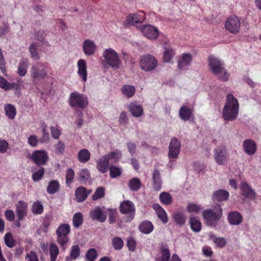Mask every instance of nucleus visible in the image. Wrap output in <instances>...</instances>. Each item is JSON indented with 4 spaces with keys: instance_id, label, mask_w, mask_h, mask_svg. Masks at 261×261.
Wrapping results in <instances>:
<instances>
[{
    "instance_id": "423d86ee",
    "label": "nucleus",
    "mask_w": 261,
    "mask_h": 261,
    "mask_svg": "<svg viewBox=\"0 0 261 261\" xmlns=\"http://www.w3.org/2000/svg\"><path fill=\"white\" fill-rule=\"evenodd\" d=\"M158 66V61L152 55L147 54L141 56L140 61V68L146 72L152 71Z\"/></svg>"
},
{
    "instance_id": "c9c22d12",
    "label": "nucleus",
    "mask_w": 261,
    "mask_h": 261,
    "mask_svg": "<svg viewBox=\"0 0 261 261\" xmlns=\"http://www.w3.org/2000/svg\"><path fill=\"white\" fill-rule=\"evenodd\" d=\"M141 185L140 179L137 177L133 178L128 183L129 188L133 191H138L141 188Z\"/></svg>"
},
{
    "instance_id": "5fc2aeb1",
    "label": "nucleus",
    "mask_w": 261,
    "mask_h": 261,
    "mask_svg": "<svg viewBox=\"0 0 261 261\" xmlns=\"http://www.w3.org/2000/svg\"><path fill=\"white\" fill-rule=\"evenodd\" d=\"M44 173V169L41 167L36 172H35L32 175V178L35 181H39L42 177Z\"/></svg>"
},
{
    "instance_id": "412c9836",
    "label": "nucleus",
    "mask_w": 261,
    "mask_h": 261,
    "mask_svg": "<svg viewBox=\"0 0 261 261\" xmlns=\"http://www.w3.org/2000/svg\"><path fill=\"white\" fill-rule=\"evenodd\" d=\"M227 219L229 223L234 225L240 224L243 221V217L241 214L237 211L229 213Z\"/></svg>"
},
{
    "instance_id": "7c9ffc66",
    "label": "nucleus",
    "mask_w": 261,
    "mask_h": 261,
    "mask_svg": "<svg viewBox=\"0 0 261 261\" xmlns=\"http://www.w3.org/2000/svg\"><path fill=\"white\" fill-rule=\"evenodd\" d=\"M75 197L79 202H81L87 198L86 189L83 187H80L76 189L75 191Z\"/></svg>"
},
{
    "instance_id": "4d7b16f0",
    "label": "nucleus",
    "mask_w": 261,
    "mask_h": 261,
    "mask_svg": "<svg viewBox=\"0 0 261 261\" xmlns=\"http://www.w3.org/2000/svg\"><path fill=\"white\" fill-rule=\"evenodd\" d=\"M6 245L9 248H12L15 246V242L12 239V236L10 233H7L4 238Z\"/></svg>"
},
{
    "instance_id": "5701e85b",
    "label": "nucleus",
    "mask_w": 261,
    "mask_h": 261,
    "mask_svg": "<svg viewBox=\"0 0 261 261\" xmlns=\"http://www.w3.org/2000/svg\"><path fill=\"white\" fill-rule=\"evenodd\" d=\"M78 74L82 78L83 81L85 82L87 80V66L85 60L80 59L77 62Z\"/></svg>"
},
{
    "instance_id": "f03ea898",
    "label": "nucleus",
    "mask_w": 261,
    "mask_h": 261,
    "mask_svg": "<svg viewBox=\"0 0 261 261\" xmlns=\"http://www.w3.org/2000/svg\"><path fill=\"white\" fill-rule=\"evenodd\" d=\"M202 216L207 225L216 227L222 216V209L220 204H216L213 208L204 211Z\"/></svg>"
},
{
    "instance_id": "f8f14e48",
    "label": "nucleus",
    "mask_w": 261,
    "mask_h": 261,
    "mask_svg": "<svg viewBox=\"0 0 261 261\" xmlns=\"http://www.w3.org/2000/svg\"><path fill=\"white\" fill-rule=\"evenodd\" d=\"M241 25L239 18L235 16H231L225 22V28L227 30L233 34L237 33Z\"/></svg>"
},
{
    "instance_id": "aec40b11",
    "label": "nucleus",
    "mask_w": 261,
    "mask_h": 261,
    "mask_svg": "<svg viewBox=\"0 0 261 261\" xmlns=\"http://www.w3.org/2000/svg\"><path fill=\"white\" fill-rule=\"evenodd\" d=\"M243 149L248 155H253L256 151V145L254 141L251 139H246L243 143Z\"/></svg>"
},
{
    "instance_id": "1a4fd4ad",
    "label": "nucleus",
    "mask_w": 261,
    "mask_h": 261,
    "mask_svg": "<svg viewBox=\"0 0 261 261\" xmlns=\"http://www.w3.org/2000/svg\"><path fill=\"white\" fill-rule=\"evenodd\" d=\"M214 158L219 165H225L228 160V153L224 147H219L214 151Z\"/></svg>"
},
{
    "instance_id": "2f4dec72",
    "label": "nucleus",
    "mask_w": 261,
    "mask_h": 261,
    "mask_svg": "<svg viewBox=\"0 0 261 261\" xmlns=\"http://www.w3.org/2000/svg\"><path fill=\"white\" fill-rule=\"evenodd\" d=\"M29 67V62L27 59H22L20 60L18 67V73L20 76L25 75L28 68Z\"/></svg>"
},
{
    "instance_id": "c756f323",
    "label": "nucleus",
    "mask_w": 261,
    "mask_h": 261,
    "mask_svg": "<svg viewBox=\"0 0 261 261\" xmlns=\"http://www.w3.org/2000/svg\"><path fill=\"white\" fill-rule=\"evenodd\" d=\"M0 87L5 90H9L12 89H17L18 87V85L16 83H9L4 77L0 76Z\"/></svg>"
},
{
    "instance_id": "052dcab7",
    "label": "nucleus",
    "mask_w": 261,
    "mask_h": 261,
    "mask_svg": "<svg viewBox=\"0 0 261 261\" xmlns=\"http://www.w3.org/2000/svg\"><path fill=\"white\" fill-rule=\"evenodd\" d=\"M126 145L130 154L134 155L136 151L137 145L136 143L133 141H129L126 143Z\"/></svg>"
},
{
    "instance_id": "4be33fe9",
    "label": "nucleus",
    "mask_w": 261,
    "mask_h": 261,
    "mask_svg": "<svg viewBox=\"0 0 261 261\" xmlns=\"http://www.w3.org/2000/svg\"><path fill=\"white\" fill-rule=\"evenodd\" d=\"M144 19V16L143 14H136L132 13L129 14L126 17L127 22L133 25H136L138 23H142Z\"/></svg>"
},
{
    "instance_id": "bb28decb",
    "label": "nucleus",
    "mask_w": 261,
    "mask_h": 261,
    "mask_svg": "<svg viewBox=\"0 0 261 261\" xmlns=\"http://www.w3.org/2000/svg\"><path fill=\"white\" fill-rule=\"evenodd\" d=\"M153 188L156 191H159L161 189L162 181L160 172L155 169L152 174Z\"/></svg>"
},
{
    "instance_id": "0eeeda50",
    "label": "nucleus",
    "mask_w": 261,
    "mask_h": 261,
    "mask_svg": "<svg viewBox=\"0 0 261 261\" xmlns=\"http://www.w3.org/2000/svg\"><path fill=\"white\" fill-rule=\"evenodd\" d=\"M70 226L67 224H61L56 230L58 242L64 251L66 249L65 245L69 240L67 234L70 232Z\"/></svg>"
},
{
    "instance_id": "69168bd1",
    "label": "nucleus",
    "mask_w": 261,
    "mask_h": 261,
    "mask_svg": "<svg viewBox=\"0 0 261 261\" xmlns=\"http://www.w3.org/2000/svg\"><path fill=\"white\" fill-rule=\"evenodd\" d=\"M9 144L5 140L0 139V152L5 153L6 152Z\"/></svg>"
},
{
    "instance_id": "dca6fc26",
    "label": "nucleus",
    "mask_w": 261,
    "mask_h": 261,
    "mask_svg": "<svg viewBox=\"0 0 261 261\" xmlns=\"http://www.w3.org/2000/svg\"><path fill=\"white\" fill-rule=\"evenodd\" d=\"M83 50L86 56L93 55L96 51L97 46L93 41L85 40L83 43Z\"/></svg>"
},
{
    "instance_id": "4c0bfd02",
    "label": "nucleus",
    "mask_w": 261,
    "mask_h": 261,
    "mask_svg": "<svg viewBox=\"0 0 261 261\" xmlns=\"http://www.w3.org/2000/svg\"><path fill=\"white\" fill-rule=\"evenodd\" d=\"M59 189V184L57 180H52L47 187V192L50 194L57 192Z\"/></svg>"
},
{
    "instance_id": "4468645a",
    "label": "nucleus",
    "mask_w": 261,
    "mask_h": 261,
    "mask_svg": "<svg viewBox=\"0 0 261 261\" xmlns=\"http://www.w3.org/2000/svg\"><path fill=\"white\" fill-rule=\"evenodd\" d=\"M120 212L122 214H129V219L132 220L135 216V205L130 201L125 200L122 202L120 205Z\"/></svg>"
},
{
    "instance_id": "0e129e2a",
    "label": "nucleus",
    "mask_w": 261,
    "mask_h": 261,
    "mask_svg": "<svg viewBox=\"0 0 261 261\" xmlns=\"http://www.w3.org/2000/svg\"><path fill=\"white\" fill-rule=\"evenodd\" d=\"M50 129L53 138L55 139H59L61 135V132L60 130L55 126H51L50 127Z\"/></svg>"
},
{
    "instance_id": "58836bf2",
    "label": "nucleus",
    "mask_w": 261,
    "mask_h": 261,
    "mask_svg": "<svg viewBox=\"0 0 261 261\" xmlns=\"http://www.w3.org/2000/svg\"><path fill=\"white\" fill-rule=\"evenodd\" d=\"M161 202L165 205H169L172 202L171 195L167 192H162L159 196Z\"/></svg>"
},
{
    "instance_id": "680f3d73",
    "label": "nucleus",
    "mask_w": 261,
    "mask_h": 261,
    "mask_svg": "<svg viewBox=\"0 0 261 261\" xmlns=\"http://www.w3.org/2000/svg\"><path fill=\"white\" fill-rule=\"evenodd\" d=\"M187 210L190 213L197 214L200 210V207L199 205L195 204H190L188 205Z\"/></svg>"
},
{
    "instance_id": "603ef678",
    "label": "nucleus",
    "mask_w": 261,
    "mask_h": 261,
    "mask_svg": "<svg viewBox=\"0 0 261 261\" xmlns=\"http://www.w3.org/2000/svg\"><path fill=\"white\" fill-rule=\"evenodd\" d=\"M83 216L81 213H76L73 217V224L75 227L78 228L83 222Z\"/></svg>"
},
{
    "instance_id": "cd10ccee",
    "label": "nucleus",
    "mask_w": 261,
    "mask_h": 261,
    "mask_svg": "<svg viewBox=\"0 0 261 261\" xmlns=\"http://www.w3.org/2000/svg\"><path fill=\"white\" fill-rule=\"evenodd\" d=\"M192 61V56L190 54H185L182 55L181 59L178 62V68L182 69L189 66Z\"/></svg>"
},
{
    "instance_id": "9d476101",
    "label": "nucleus",
    "mask_w": 261,
    "mask_h": 261,
    "mask_svg": "<svg viewBox=\"0 0 261 261\" xmlns=\"http://www.w3.org/2000/svg\"><path fill=\"white\" fill-rule=\"evenodd\" d=\"M180 142L176 138H172L169 145V152L168 153L170 162L178 158L180 152Z\"/></svg>"
},
{
    "instance_id": "6e6552de",
    "label": "nucleus",
    "mask_w": 261,
    "mask_h": 261,
    "mask_svg": "<svg viewBox=\"0 0 261 261\" xmlns=\"http://www.w3.org/2000/svg\"><path fill=\"white\" fill-rule=\"evenodd\" d=\"M70 106L73 108L84 109L88 105L87 97L77 92H73L69 98Z\"/></svg>"
},
{
    "instance_id": "e433bc0d",
    "label": "nucleus",
    "mask_w": 261,
    "mask_h": 261,
    "mask_svg": "<svg viewBox=\"0 0 261 261\" xmlns=\"http://www.w3.org/2000/svg\"><path fill=\"white\" fill-rule=\"evenodd\" d=\"M173 218L175 222L179 225H182L185 223L187 217L181 212H177L173 214Z\"/></svg>"
},
{
    "instance_id": "ddd939ff",
    "label": "nucleus",
    "mask_w": 261,
    "mask_h": 261,
    "mask_svg": "<svg viewBox=\"0 0 261 261\" xmlns=\"http://www.w3.org/2000/svg\"><path fill=\"white\" fill-rule=\"evenodd\" d=\"M142 34L149 39L155 40L159 36V30L151 25H144L140 27Z\"/></svg>"
},
{
    "instance_id": "393cba45",
    "label": "nucleus",
    "mask_w": 261,
    "mask_h": 261,
    "mask_svg": "<svg viewBox=\"0 0 261 261\" xmlns=\"http://www.w3.org/2000/svg\"><path fill=\"white\" fill-rule=\"evenodd\" d=\"M129 111L136 117H140L143 114V109L142 106L134 103L129 105Z\"/></svg>"
},
{
    "instance_id": "6ab92c4d",
    "label": "nucleus",
    "mask_w": 261,
    "mask_h": 261,
    "mask_svg": "<svg viewBox=\"0 0 261 261\" xmlns=\"http://www.w3.org/2000/svg\"><path fill=\"white\" fill-rule=\"evenodd\" d=\"M16 214L18 220H22L27 215L28 206L23 201H18L16 205Z\"/></svg>"
},
{
    "instance_id": "79ce46f5",
    "label": "nucleus",
    "mask_w": 261,
    "mask_h": 261,
    "mask_svg": "<svg viewBox=\"0 0 261 261\" xmlns=\"http://www.w3.org/2000/svg\"><path fill=\"white\" fill-rule=\"evenodd\" d=\"M59 253V250L58 246L55 244H51L49 247L50 261H56Z\"/></svg>"
},
{
    "instance_id": "3c124183",
    "label": "nucleus",
    "mask_w": 261,
    "mask_h": 261,
    "mask_svg": "<svg viewBox=\"0 0 261 261\" xmlns=\"http://www.w3.org/2000/svg\"><path fill=\"white\" fill-rule=\"evenodd\" d=\"M112 246L115 250H119L123 246V242L120 238H114L112 240Z\"/></svg>"
},
{
    "instance_id": "864d4df0",
    "label": "nucleus",
    "mask_w": 261,
    "mask_h": 261,
    "mask_svg": "<svg viewBox=\"0 0 261 261\" xmlns=\"http://www.w3.org/2000/svg\"><path fill=\"white\" fill-rule=\"evenodd\" d=\"M97 256V252L94 248L90 249L86 254V257L88 261H94Z\"/></svg>"
},
{
    "instance_id": "f257e3e1",
    "label": "nucleus",
    "mask_w": 261,
    "mask_h": 261,
    "mask_svg": "<svg viewBox=\"0 0 261 261\" xmlns=\"http://www.w3.org/2000/svg\"><path fill=\"white\" fill-rule=\"evenodd\" d=\"M239 105L237 99L232 94H229L226 97V102L222 111L223 118L226 121L235 120L238 115Z\"/></svg>"
},
{
    "instance_id": "09e8293b",
    "label": "nucleus",
    "mask_w": 261,
    "mask_h": 261,
    "mask_svg": "<svg viewBox=\"0 0 261 261\" xmlns=\"http://www.w3.org/2000/svg\"><path fill=\"white\" fill-rule=\"evenodd\" d=\"M90 177L89 171L87 169H82L79 172V180L81 182L87 181Z\"/></svg>"
},
{
    "instance_id": "b1692460",
    "label": "nucleus",
    "mask_w": 261,
    "mask_h": 261,
    "mask_svg": "<svg viewBox=\"0 0 261 261\" xmlns=\"http://www.w3.org/2000/svg\"><path fill=\"white\" fill-rule=\"evenodd\" d=\"M229 194L224 190H219L215 191L213 195L214 200L218 201H224L228 199Z\"/></svg>"
},
{
    "instance_id": "6e6d98bb",
    "label": "nucleus",
    "mask_w": 261,
    "mask_h": 261,
    "mask_svg": "<svg viewBox=\"0 0 261 261\" xmlns=\"http://www.w3.org/2000/svg\"><path fill=\"white\" fill-rule=\"evenodd\" d=\"M32 210L34 214H41L43 211V207L40 202L38 201L33 204Z\"/></svg>"
},
{
    "instance_id": "7ed1b4c3",
    "label": "nucleus",
    "mask_w": 261,
    "mask_h": 261,
    "mask_svg": "<svg viewBox=\"0 0 261 261\" xmlns=\"http://www.w3.org/2000/svg\"><path fill=\"white\" fill-rule=\"evenodd\" d=\"M209 66L213 74L222 81L228 80L229 74L224 67L223 63L218 58L211 57L209 59Z\"/></svg>"
},
{
    "instance_id": "f3484780",
    "label": "nucleus",
    "mask_w": 261,
    "mask_h": 261,
    "mask_svg": "<svg viewBox=\"0 0 261 261\" xmlns=\"http://www.w3.org/2000/svg\"><path fill=\"white\" fill-rule=\"evenodd\" d=\"M241 189L243 195L250 200H254L256 199V193L252 189L246 182H242Z\"/></svg>"
},
{
    "instance_id": "de8ad7c7",
    "label": "nucleus",
    "mask_w": 261,
    "mask_h": 261,
    "mask_svg": "<svg viewBox=\"0 0 261 261\" xmlns=\"http://www.w3.org/2000/svg\"><path fill=\"white\" fill-rule=\"evenodd\" d=\"M211 239L216 246L218 247L222 248L224 247L226 244V241L223 238L216 237L214 236L211 237Z\"/></svg>"
},
{
    "instance_id": "f704fd0d",
    "label": "nucleus",
    "mask_w": 261,
    "mask_h": 261,
    "mask_svg": "<svg viewBox=\"0 0 261 261\" xmlns=\"http://www.w3.org/2000/svg\"><path fill=\"white\" fill-rule=\"evenodd\" d=\"M190 223L191 228L195 232H199L201 229V223L196 218L192 216L190 217Z\"/></svg>"
},
{
    "instance_id": "ea45409f",
    "label": "nucleus",
    "mask_w": 261,
    "mask_h": 261,
    "mask_svg": "<svg viewBox=\"0 0 261 261\" xmlns=\"http://www.w3.org/2000/svg\"><path fill=\"white\" fill-rule=\"evenodd\" d=\"M5 114L10 119H13L16 115V109L11 104L7 105L5 107Z\"/></svg>"
},
{
    "instance_id": "8fccbe9b",
    "label": "nucleus",
    "mask_w": 261,
    "mask_h": 261,
    "mask_svg": "<svg viewBox=\"0 0 261 261\" xmlns=\"http://www.w3.org/2000/svg\"><path fill=\"white\" fill-rule=\"evenodd\" d=\"M174 55L173 50L170 47L165 48L163 59L165 62H168L172 58Z\"/></svg>"
},
{
    "instance_id": "774afa93",
    "label": "nucleus",
    "mask_w": 261,
    "mask_h": 261,
    "mask_svg": "<svg viewBox=\"0 0 261 261\" xmlns=\"http://www.w3.org/2000/svg\"><path fill=\"white\" fill-rule=\"evenodd\" d=\"M38 141L37 137L35 135H31L28 139V143L32 147L37 146Z\"/></svg>"
},
{
    "instance_id": "a878e982",
    "label": "nucleus",
    "mask_w": 261,
    "mask_h": 261,
    "mask_svg": "<svg viewBox=\"0 0 261 261\" xmlns=\"http://www.w3.org/2000/svg\"><path fill=\"white\" fill-rule=\"evenodd\" d=\"M153 208L155 210L158 218L164 223L168 221V218L165 211L159 204H154Z\"/></svg>"
},
{
    "instance_id": "bf43d9fd",
    "label": "nucleus",
    "mask_w": 261,
    "mask_h": 261,
    "mask_svg": "<svg viewBox=\"0 0 261 261\" xmlns=\"http://www.w3.org/2000/svg\"><path fill=\"white\" fill-rule=\"evenodd\" d=\"M74 176V171L71 168L68 169L66 175V182L67 185H69L73 181Z\"/></svg>"
},
{
    "instance_id": "37998d69",
    "label": "nucleus",
    "mask_w": 261,
    "mask_h": 261,
    "mask_svg": "<svg viewBox=\"0 0 261 261\" xmlns=\"http://www.w3.org/2000/svg\"><path fill=\"white\" fill-rule=\"evenodd\" d=\"M105 195V189L103 187H98L94 194L92 195V199L93 200H96L103 198Z\"/></svg>"
},
{
    "instance_id": "473e14b6",
    "label": "nucleus",
    "mask_w": 261,
    "mask_h": 261,
    "mask_svg": "<svg viewBox=\"0 0 261 261\" xmlns=\"http://www.w3.org/2000/svg\"><path fill=\"white\" fill-rule=\"evenodd\" d=\"M139 229L142 232L148 234L153 230V226L150 221H145L141 223Z\"/></svg>"
},
{
    "instance_id": "39448f33",
    "label": "nucleus",
    "mask_w": 261,
    "mask_h": 261,
    "mask_svg": "<svg viewBox=\"0 0 261 261\" xmlns=\"http://www.w3.org/2000/svg\"><path fill=\"white\" fill-rule=\"evenodd\" d=\"M121 156L120 151H113L99 158L97 163V169L101 173H105L107 172L109 167V160L111 159L118 160Z\"/></svg>"
},
{
    "instance_id": "a18cd8bd",
    "label": "nucleus",
    "mask_w": 261,
    "mask_h": 261,
    "mask_svg": "<svg viewBox=\"0 0 261 261\" xmlns=\"http://www.w3.org/2000/svg\"><path fill=\"white\" fill-rule=\"evenodd\" d=\"M161 258H156V261H168L170 257V253L167 248L163 247L161 250Z\"/></svg>"
},
{
    "instance_id": "a211bd4d",
    "label": "nucleus",
    "mask_w": 261,
    "mask_h": 261,
    "mask_svg": "<svg viewBox=\"0 0 261 261\" xmlns=\"http://www.w3.org/2000/svg\"><path fill=\"white\" fill-rule=\"evenodd\" d=\"M90 215L92 220H96L100 222H105L107 219L106 215L99 206L96 207L91 210Z\"/></svg>"
},
{
    "instance_id": "c85d7f7f",
    "label": "nucleus",
    "mask_w": 261,
    "mask_h": 261,
    "mask_svg": "<svg viewBox=\"0 0 261 261\" xmlns=\"http://www.w3.org/2000/svg\"><path fill=\"white\" fill-rule=\"evenodd\" d=\"M192 114V110L187 106L181 107L179 111V116L184 121H187L189 120Z\"/></svg>"
},
{
    "instance_id": "72a5a7b5",
    "label": "nucleus",
    "mask_w": 261,
    "mask_h": 261,
    "mask_svg": "<svg viewBox=\"0 0 261 261\" xmlns=\"http://www.w3.org/2000/svg\"><path fill=\"white\" fill-rule=\"evenodd\" d=\"M77 158L81 163H86L90 158V153L87 149H82L79 151Z\"/></svg>"
},
{
    "instance_id": "13d9d810",
    "label": "nucleus",
    "mask_w": 261,
    "mask_h": 261,
    "mask_svg": "<svg viewBox=\"0 0 261 261\" xmlns=\"http://www.w3.org/2000/svg\"><path fill=\"white\" fill-rule=\"evenodd\" d=\"M110 176L112 178H115L119 176L121 174L120 168L115 166H111L110 168Z\"/></svg>"
},
{
    "instance_id": "49530a36",
    "label": "nucleus",
    "mask_w": 261,
    "mask_h": 261,
    "mask_svg": "<svg viewBox=\"0 0 261 261\" xmlns=\"http://www.w3.org/2000/svg\"><path fill=\"white\" fill-rule=\"evenodd\" d=\"M29 51L31 58L34 60H39L40 59L39 54L37 51V48L35 44L32 43L29 47Z\"/></svg>"
},
{
    "instance_id": "2eb2a0df",
    "label": "nucleus",
    "mask_w": 261,
    "mask_h": 261,
    "mask_svg": "<svg viewBox=\"0 0 261 261\" xmlns=\"http://www.w3.org/2000/svg\"><path fill=\"white\" fill-rule=\"evenodd\" d=\"M45 71L44 65L40 62L37 63L32 66L31 69V76L34 79L44 78L46 76Z\"/></svg>"
},
{
    "instance_id": "a19ab883",
    "label": "nucleus",
    "mask_w": 261,
    "mask_h": 261,
    "mask_svg": "<svg viewBox=\"0 0 261 261\" xmlns=\"http://www.w3.org/2000/svg\"><path fill=\"white\" fill-rule=\"evenodd\" d=\"M121 90L123 94L127 97H131L135 92V87L128 85L123 86L121 88Z\"/></svg>"
},
{
    "instance_id": "e2e57ef3",
    "label": "nucleus",
    "mask_w": 261,
    "mask_h": 261,
    "mask_svg": "<svg viewBox=\"0 0 261 261\" xmlns=\"http://www.w3.org/2000/svg\"><path fill=\"white\" fill-rule=\"evenodd\" d=\"M5 60L2 49L0 48V69L3 73L6 71Z\"/></svg>"
},
{
    "instance_id": "20e7f679",
    "label": "nucleus",
    "mask_w": 261,
    "mask_h": 261,
    "mask_svg": "<svg viewBox=\"0 0 261 261\" xmlns=\"http://www.w3.org/2000/svg\"><path fill=\"white\" fill-rule=\"evenodd\" d=\"M104 58L103 65L105 68H108L110 67L112 68H119L120 65L121 61L118 54L113 49L109 48L104 50L102 54Z\"/></svg>"
},
{
    "instance_id": "c03bdc74",
    "label": "nucleus",
    "mask_w": 261,
    "mask_h": 261,
    "mask_svg": "<svg viewBox=\"0 0 261 261\" xmlns=\"http://www.w3.org/2000/svg\"><path fill=\"white\" fill-rule=\"evenodd\" d=\"M80 254V247L77 245H73L71 247L70 252V259L74 260L76 259Z\"/></svg>"
},
{
    "instance_id": "9b49d317",
    "label": "nucleus",
    "mask_w": 261,
    "mask_h": 261,
    "mask_svg": "<svg viewBox=\"0 0 261 261\" xmlns=\"http://www.w3.org/2000/svg\"><path fill=\"white\" fill-rule=\"evenodd\" d=\"M31 158L36 165L42 166L46 165L48 156L45 150H36L32 152Z\"/></svg>"
},
{
    "instance_id": "338daca9",
    "label": "nucleus",
    "mask_w": 261,
    "mask_h": 261,
    "mask_svg": "<svg viewBox=\"0 0 261 261\" xmlns=\"http://www.w3.org/2000/svg\"><path fill=\"white\" fill-rule=\"evenodd\" d=\"M26 258L28 261H38V258L35 252L31 251L26 255Z\"/></svg>"
}]
</instances>
